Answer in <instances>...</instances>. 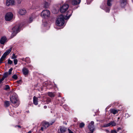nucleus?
<instances>
[{"mask_svg": "<svg viewBox=\"0 0 133 133\" xmlns=\"http://www.w3.org/2000/svg\"><path fill=\"white\" fill-rule=\"evenodd\" d=\"M10 100L11 102L14 104H16V107H17L19 104L17 99V96L15 94H13L10 97Z\"/></svg>", "mask_w": 133, "mask_h": 133, "instance_id": "obj_1", "label": "nucleus"}, {"mask_svg": "<svg viewBox=\"0 0 133 133\" xmlns=\"http://www.w3.org/2000/svg\"><path fill=\"white\" fill-rule=\"evenodd\" d=\"M20 27L19 25H15L12 28V32L11 36L13 37H14L16 34L19 31Z\"/></svg>", "mask_w": 133, "mask_h": 133, "instance_id": "obj_2", "label": "nucleus"}, {"mask_svg": "<svg viewBox=\"0 0 133 133\" xmlns=\"http://www.w3.org/2000/svg\"><path fill=\"white\" fill-rule=\"evenodd\" d=\"M12 49V48L11 47L10 48L7 50L3 55L0 59V63H2L6 56L8 55L11 52Z\"/></svg>", "mask_w": 133, "mask_h": 133, "instance_id": "obj_3", "label": "nucleus"}, {"mask_svg": "<svg viewBox=\"0 0 133 133\" xmlns=\"http://www.w3.org/2000/svg\"><path fill=\"white\" fill-rule=\"evenodd\" d=\"M13 15L11 12H9L6 13L5 16L6 21H9L12 20L13 18Z\"/></svg>", "mask_w": 133, "mask_h": 133, "instance_id": "obj_4", "label": "nucleus"}, {"mask_svg": "<svg viewBox=\"0 0 133 133\" xmlns=\"http://www.w3.org/2000/svg\"><path fill=\"white\" fill-rule=\"evenodd\" d=\"M50 12L48 10H43L41 13V15L44 18H47L49 16Z\"/></svg>", "mask_w": 133, "mask_h": 133, "instance_id": "obj_5", "label": "nucleus"}, {"mask_svg": "<svg viewBox=\"0 0 133 133\" xmlns=\"http://www.w3.org/2000/svg\"><path fill=\"white\" fill-rule=\"evenodd\" d=\"M68 8L69 5L68 4H64L61 8V12L62 13L65 12L67 10Z\"/></svg>", "mask_w": 133, "mask_h": 133, "instance_id": "obj_6", "label": "nucleus"}, {"mask_svg": "<svg viewBox=\"0 0 133 133\" xmlns=\"http://www.w3.org/2000/svg\"><path fill=\"white\" fill-rule=\"evenodd\" d=\"M94 124V122L93 121H92L88 126V128L91 131L93 132L95 130Z\"/></svg>", "mask_w": 133, "mask_h": 133, "instance_id": "obj_7", "label": "nucleus"}, {"mask_svg": "<svg viewBox=\"0 0 133 133\" xmlns=\"http://www.w3.org/2000/svg\"><path fill=\"white\" fill-rule=\"evenodd\" d=\"M56 23L58 24H59L61 25H63L65 24V21L63 17H61L56 21Z\"/></svg>", "mask_w": 133, "mask_h": 133, "instance_id": "obj_8", "label": "nucleus"}, {"mask_svg": "<svg viewBox=\"0 0 133 133\" xmlns=\"http://www.w3.org/2000/svg\"><path fill=\"white\" fill-rule=\"evenodd\" d=\"M81 0H73L71 1L70 0L68 1V3L71 2L73 5H76L79 4L81 2Z\"/></svg>", "mask_w": 133, "mask_h": 133, "instance_id": "obj_9", "label": "nucleus"}, {"mask_svg": "<svg viewBox=\"0 0 133 133\" xmlns=\"http://www.w3.org/2000/svg\"><path fill=\"white\" fill-rule=\"evenodd\" d=\"M7 38L5 36L2 37L0 40V43L1 44H4V43L7 42Z\"/></svg>", "mask_w": 133, "mask_h": 133, "instance_id": "obj_10", "label": "nucleus"}, {"mask_svg": "<svg viewBox=\"0 0 133 133\" xmlns=\"http://www.w3.org/2000/svg\"><path fill=\"white\" fill-rule=\"evenodd\" d=\"M14 2L12 0H7L6 2V5L7 6L12 5L14 4Z\"/></svg>", "mask_w": 133, "mask_h": 133, "instance_id": "obj_11", "label": "nucleus"}, {"mask_svg": "<svg viewBox=\"0 0 133 133\" xmlns=\"http://www.w3.org/2000/svg\"><path fill=\"white\" fill-rule=\"evenodd\" d=\"M42 126L44 128L46 129L50 126V124L48 122L43 121L42 123Z\"/></svg>", "mask_w": 133, "mask_h": 133, "instance_id": "obj_12", "label": "nucleus"}, {"mask_svg": "<svg viewBox=\"0 0 133 133\" xmlns=\"http://www.w3.org/2000/svg\"><path fill=\"white\" fill-rule=\"evenodd\" d=\"M72 11L71 10L69 11L66 16L64 18L65 19H69L71 15Z\"/></svg>", "mask_w": 133, "mask_h": 133, "instance_id": "obj_13", "label": "nucleus"}, {"mask_svg": "<svg viewBox=\"0 0 133 133\" xmlns=\"http://www.w3.org/2000/svg\"><path fill=\"white\" fill-rule=\"evenodd\" d=\"M22 72L24 75H27L29 73V71L27 69L24 68L22 69Z\"/></svg>", "mask_w": 133, "mask_h": 133, "instance_id": "obj_14", "label": "nucleus"}, {"mask_svg": "<svg viewBox=\"0 0 133 133\" xmlns=\"http://www.w3.org/2000/svg\"><path fill=\"white\" fill-rule=\"evenodd\" d=\"M26 12V11L25 9H20L19 11V14L21 15H24Z\"/></svg>", "mask_w": 133, "mask_h": 133, "instance_id": "obj_15", "label": "nucleus"}, {"mask_svg": "<svg viewBox=\"0 0 133 133\" xmlns=\"http://www.w3.org/2000/svg\"><path fill=\"white\" fill-rule=\"evenodd\" d=\"M127 0H121V6L124 7L126 4Z\"/></svg>", "mask_w": 133, "mask_h": 133, "instance_id": "obj_16", "label": "nucleus"}, {"mask_svg": "<svg viewBox=\"0 0 133 133\" xmlns=\"http://www.w3.org/2000/svg\"><path fill=\"white\" fill-rule=\"evenodd\" d=\"M38 98L35 96H34L33 97V103L34 104L36 105L38 104Z\"/></svg>", "mask_w": 133, "mask_h": 133, "instance_id": "obj_17", "label": "nucleus"}, {"mask_svg": "<svg viewBox=\"0 0 133 133\" xmlns=\"http://www.w3.org/2000/svg\"><path fill=\"white\" fill-rule=\"evenodd\" d=\"M48 95L51 98H53L55 97V95L54 93L49 92L47 93Z\"/></svg>", "mask_w": 133, "mask_h": 133, "instance_id": "obj_18", "label": "nucleus"}, {"mask_svg": "<svg viewBox=\"0 0 133 133\" xmlns=\"http://www.w3.org/2000/svg\"><path fill=\"white\" fill-rule=\"evenodd\" d=\"M110 112L112 113L113 114L115 115L118 112V111L114 109H111L110 110Z\"/></svg>", "mask_w": 133, "mask_h": 133, "instance_id": "obj_19", "label": "nucleus"}, {"mask_svg": "<svg viewBox=\"0 0 133 133\" xmlns=\"http://www.w3.org/2000/svg\"><path fill=\"white\" fill-rule=\"evenodd\" d=\"M60 130L61 132L63 133L66 130V128L64 127H61L60 128Z\"/></svg>", "mask_w": 133, "mask_h": 133, "instance_id": "obj_20", "label": "nucleus"}, {"mask_svg": "<svg viewBox=\"0 0 133 133\" xmlns=\"http://www.w3.org/2000/svg\"><path fill=\"white\" fill-rule=\"evenodd\" d=\"M10 105L9 102L8 101H6L4 102V105L6 107H9Z\"/></svg>", "mask_w": 133, "mask_h": 133, "instance_id": "obj_21", "label": "nucleus"}, {"mask_svg": "<svg viewBox=\"0 0 133 133\" xmlns=\"http://www.w3.org/2000/svg\"><path fill=\"white\" fill-rule=\"evenodd\" d=\"M112 0H108L107 4L108 6H111L112 5V4L111 3V2H112Z\"/></svg>", "mask_w": 133, "mask_h": 133, "instance_id": "obj_22", "label": "nucleus"}, {"mask_svg": "<svg viewBox=\"0 0 133 133\" xmlns=\"http://www.w3.org/2000/svg\"><path fill=\"white\" fill-rule=\"evenodd\" d=\"M10 89L9 86L7 85H6L5 86V87L4 88V89L5 90H7Z\"/></svg>", "mask_w": 133, "mask_h": 133, "instance_id": "obj_23", "label": "nucleus"}, {"mask_svg": "<svg viewBox=\"0 0 133 133\" xmlns=\"http://www.w3.org/2000/svg\"><path fill=\"white\" fill-rule=\"evenodd\" d=\"M110 125L112 126H115L116 125V123L114 121H111L110 122Z\"/></svg>", "mask_w": 133, "mask_h": 133, "instance_id": "obj_24", "label": "nucleus"}, {"mask_svg": "<svg viewBox=\"0 0 133 133\" xmlns=\"http://www.w3.org/2000/svg\"><path fill=\"white\" fill-rule=\"evenodd\" d=\"M84 125L85 124L83 123H81L79 124V127L82 128L84 127Z\"/></svg>", "mask_w": 133, "mask_h": 133, "instance_id": "obj_25", "label": "nucleus"}, {"mask_svg": "<svg viewBox=\"0 0 133 133\" xmlns=\"http://www.w3.org/2000/svg\"><path fill=\"white\" fill-rule=\"evenodd\" d=\"M30 58L29 57H27L25 58V59L24 61H25L27 63L30 62Z\"/></svg>", "mask_w": 133, "mask_h": 133, "instance_id": "obj_26", "label": "nucleus"}, {"mask_svg": "<svg viewBox=\"0 0 133 133\" xmlns=\"http://www.w3.org/2000/svg\"><path fill=\"white\" fill-rule=\"evenodd\" d=\"M8 73L7 72H6L4 74L3 77L5 78L6 77L8 76Z\"/></svg>", "mask_w": 133, "mask_h": 133, "instance_id": "obj_27", "label": "nucleus"}, {"mask_svg": "<svg viewBox=\"0 0 133 133\" xmlns=\"http://www.w3.org/2000/svg\"><path fill=\"white\" fill-rule=\"evenodd\" d=\"M46 102H48V103H49V102H51V98H49V97L47 98V99L46 100Z\"/></svg>", "mask_w": 133, "mask_h": 133, "instance_id": "obj_28", "label": "nucleus"}, {"mask_svg": "<svg viewBox=\"0 0 133 133\" xmlns=\"http://www.w3.org/2000/svg\"><path fill=\"white\" fill-rule=\"evenodd\" d=\"M62 25H56V26L55 27L56 28L58 29H60L62 28H61V26Z\"/></svg>", "mask_w": 133, "mask_h": 133, "instance_id": "obj_29", "label": "nucleus"}, {"mask_svg": "<svg viewBox=\"0 0 133 133\" xmlns=\"http://www.w3.org/2000/svg\"><path fill=\"white\" fill-rule=\"evenodd\" d=\"M33 19L32 18L30 17L28 21V23H31Z\"/></svg>", "mask_w": 133, "mask_h": 133, "instance_id": "obj_30", "label": "nucleus"}, {"mask_svg": "<svg viewBox=\"0 0 133 133\" xmlns=\"http://www.w3.org/2000/svg\"><path fill=\"white\" fill-rule=\"evenodd\" d=\"M110 125V122L108 123L105 124L103 126V127H107L109 126Z\"/></svg>", "mask_w": 133, "mask_h": 133, "instance_id": "obj_31", "label": "nucleus"}, {"mask_svg": "<svg viewBox=\"0 0 133 133\" xmlns=\"http://www.w3.org/2000/svg\"><path fill=\"white\" fill-rule=\"evenodd\" d=\"M12 78L14 79H16L17 78V76L16 75L14 74L12 76Z\"/></svg>", "mask_w": 133, "mask_h": 133, "instance_id": "obj_32", "label": "nucleus"}, {"mask_svg": "<svg viewBox=\"0 0 133 133\" xmlns=\"http://www.w3.org/2000/svg\"><path fill=\"white\" fill-rule=\"evenodd\" d=\"M12 63V61L10 60V59H8V63L9 64H11Z\"/></svg>", "mask_w": 133, "mask_h": 133, "instance_id": "obj_33", "label": "nucleus"}, {"mask_svg": "<svg viewBox=\"0 0 133 133\" xmlns=\"http://www.w3.org/2000/svg\"><path fill=\"white\" fill-rule=\"evenodd\" d=\"M12 70V68H11L8 71L9 75H10L11 74V72Z\"/></svg>", "mask_w": 133, "mask_h": 133, "instance_id": "obj_34", "label": "nucleus"}, {"mask_svg": "<svg viewBox=\"0 0 133 133\" xmlns=\"http://www.w3.org/2000/svg\"><path fill=\"white\" fill-rule=\"evenodd\" d=\"M14 63L15 65H16L17 64L18 61L17 59H14Z\"/></svg>", "mask_w": 133, "mask_h": 133, "instance_id": "obj_35", "label": "nucleus"}, {"mask_svg": "<svg viewBox=\"0 0 133 133\" xmlns=\"http://www.w3.org/2000/svg\"><path fill=\"white\" fill-rule=\"evenodd\" d=\"M110 9L109 8H106L105 9V11L106 12H109Z\"/></svg>", "mask_w": 133, "mask_h": 133, "instance_id": "obj_36", "label": "nucleus"}, {"mask_svg": "<svg viewBox=\"0 0 133 133\" xmlns=\"http://www.w3.org/2000/svg\"><path fill=\"white\" fill-rule=\"evenodd\" d=\"M17 56L15 55V54H13V55L12 56V59H15L16 58Z\"/></svg>", "mask_w": 133, "mask_h": 133, "instance_id": "obj_37", "label": "nucleus"}, {"mask_svg": "<svg viewBox=\"0 0 133 133\" xmlns=\"http://www.w3.org/2000/svg\"><path fill=\"white\" fill-rule=\"evenodd\" d=\"M48 7V3L47 2H45V5H44V7L45 8H47Z\"/></svg>", "mask_w": 133, "mask_h": 133, "instance_id": "obj_38", "label": "nucleus"}, {"mask_svg": "<svg viewBox=\"0 0 133 133\" xmlns=\"http://www.w3.org/2000/svg\"><path fill=\"white\" fill-rule=\"evenodd\" d=\"M111 133H117V132L115 130H111Z\"/></svg>", "mask_w": 133, "mask_h": 133, "instance_id": "obj_39", "label": "nucleus"}, {"mask_svg": "<svg viewBox=\"0 0 133 133\" xmlns=\"http://www.w3.org/2000/svg\"><path fill=\"white\" fill-rule=\"evenodd\" d=\"M69 133H74L72 131L69 129H68Z\"/></svg>", "mask_w": 133, "mask_h": 133, "instance_id": "obj_40", "label": "nucleus"}, {"mask_svg": "<svg viewBox=\"0 0 133 133\" xmlns=\"http://www.w3.org/2000/svg\"><path fill=\"white\" fill-rule=\"evenodd\" d=\"M17 127H18L19 128H21V127L19 125H16L15 126V127L16 128Z\"/></svg>", "mask_w": 133, "mask_h": 133, "instance_id": "obj_41", "label": "nucleus"}, {"mask_svg": "<svg viewBox=\"0 0 133 133\" xmlns=\"http://www.w3.org/2000/svg\"><path fill=\"white\" fill-rule=\"evenodd\" d=\"M44 128L43 127H41V130L42 131H43V130Z\"/></svg>", "mask_w": 133, "mask_h": 133, "instance_id": "obj_42", "label": "nucleus"}, {"mask_svg": "<svg viewBox=\"0 0 133 133\" xmlns=\"http://www.w3.org/2000/svg\"><path fill=\"white\" fill-rule=\"evenodd\" d=\"M121 129V128H117V130L119 131Z\"/></svg>", "mask_w": 133, "mask_h": 133, "instance_id": "obj_43", "label": "nucleus"}, {"mask_svg": "<svg viewBox=\"0 0 133 133\" xmlns=\"http://www.w3.org/2000/svg\"><path fill=\"white\" fill-rule=\"evenodd\" d=\"M21 81V80H19V81H17V82L18 83H19Z\"/></svg>", "mask_w": 133, "mask_h": 133, "instance_id": "obj_44", "label": "nucleus"}, {"mask_svg": "<svg viewBox=\"0 0 133 133\" xmlns=\"http://www.w3.org/2000/svg\"><path fill=\"white\" fill-rule=\"evenodd\" d=\"M47 108V106H44V108L45 109L46 108Z\"/></svg>", "mask_w": 133, "mask_h": 133, "instance_id": "obj_45", "label": "nucleus"}, {"mask_svg": "<svg viewBox=\"0 0 133 133\" xmlns=\"http://www.w3.org/2000/svg\"><path fill=\"white\" fill-rule=\"evenodd\" d=\"M31 131H29L27 133H31Z\"/></svg>", "mask_w": 133, "mask_h": 133, "instance_id": "obj_46", "label": "nucleus"}, {"mask_svg": "<svg viewBox=\"0 0 133 133\" xmlns=\"http://www.w3.org/2000/svg\"><path fill=\"white\" fill-rule=\"evenodd\" d=\"M93 132H91H91H88V133H93Z\"/></svg>", "mask_w": 133, "mask_h": 133, "instance_id": "obj_47", "label": "nucleus"}, {"mask_svg": "<svg viewBox=\"0 0 133 133\" xmlns=\"http://www.w3.org/2000/svg\"><path fill=\"white\" fill-rule=\"evenodd\" d=\"M24 58H23L22 59V60L23 61H24Z\"/></svg>", "mask_w": 133, "mask_h": 133, "instance_id": "obj_48", "label": "nucleus"}, {"mask_svg": "<svg viewBox=\"0 0 133 133\" xmlns=\"http://www.w3.org/2000/svg\"><path fill=\"white\" fill-rule=\"evenodd\" d=\"M118 120H119V117H118Z\"/></svg>", "mask_w": 133, "mask_h": 133, "instance_id": "obj_49", "label": "nucleus"}, {"mask_svg": "<svg viewBox=\"0 0 133 133\" xmlns=\"http://www.w3.org/2000/svg\"><path fill=\"white\" fill-rule=\"evenodd\" d=\"M107 131H109L108 130H106Z\"/></svg>", "mask_w": 133, "mask_h": 133, "instance_id": "obj_50", "label": "nucleus"}]
</instances>
